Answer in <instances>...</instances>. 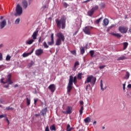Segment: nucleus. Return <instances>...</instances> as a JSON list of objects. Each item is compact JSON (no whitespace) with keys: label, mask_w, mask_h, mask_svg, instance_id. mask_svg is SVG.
<instances>
[{"label":"nucleus","mask_w":131,"mask_h":131,"mask_svg":"<svg viewBox=\"0 0 131 131\" xmlns=\"http://www.w3.org/2000/svg\"><path fill=\"white\" fill-rule=\"evenodd\" d=\"M7 26V20L4 19L0 22V28L1 29H4L5 27Z\"/></svg>","instance_id":"9"},{"label":"nucleus","mask_w":131,"mask_h":131,"mask_svg":"<svg viewBox=\"0 0 131 131\" xmlns=\"http://www.w3.org/2000/svg\"><path fill=\"white\" fill-rule=\"evenodd\" d=\"M37 34H38V30L37 29L35 31H34L32 35V38L35 40L36 38H37Z\"/></svg>","instance_id":"12"},{"label":"nucleus","mask_w":131,"mask_h":131,"mask_svg":"<svg viewBox=\"0 0 131 131\" xmlns=\"http://www.w3.org/2000/svg\"><path fill=\"white\" fill-rule=\"evenodd\" d=\"M94 12L95 11L91 9V10L88 12V16H93V14H94Z\"/></svg>","instance_id":"23"},{"label":"nucleus","mask_w":131,"mask_h":131,"mask_svg":"<svg viewBox=\"0 0 131 131\" xmlns=\"http://www.w3.org/2000/svg\"><path fill=\"white\" fill-rule=\"evenodd\" d=\"M78 65H79V62L76 61L75 62V64H74V68L73 69V70L75 71V70H76V69H77V66H78Z\"/></svg>","instance_id":"16"},{"label":"nucleus","mask_w":131,"mask_h":131,"mask_svg":"<svg viewBox=\"0 0 131 131\" xmlns=\"http://www.w3.org/2000/svg\"><path fill=\"white\" fill-rule=\"evenodd\" d=\"M51 40H54V33H52L51 36Z\"/></svg>","instance_id":"48"},{"label":"nucleus","mask_w":131,"mask_h":131,"mask_svg":"<svg viewBox=\"0 0 131 131\" xmlns=\"http://www.w3.org/2000/svg\"><path fill=\"white\" fill-rule=\"evenodd\" d=\"M111 34H112V35H114V36H116L118 38H120V37H121V35L119 33H111Z\"/></svg>","instance_id":"17"},{"label":"nucleus","mask_w":131,"mask_h":131,"mask_svg":"<svg viewBox=\"0 0 131 131\" xmlns=\"http://www.w3.org/2000/svg\"><path fill=\"white\" fill-rule=\"evenodd\" d=\"M67 114H71V113H72V107H71V106L67 107Z\"/></svg>","instance_id":"15"},{"label":"nucleus","mask_w":131,"mask_h":131,"mask_svg":"<svg viewBox=\"0 0 131 131\" xmlns=\"http://www.w3.org/2000/svg\"><path fill=\"white\" fill-rule=\"evenodd\" d=\"M34 105H36V103H37V101H38V98L34 99Z\"/></svg>","instance_id":"44"},{"label":"nucleus","mask_w":131,"mask_h":131,"mask_svg":"<svg viewBox=\"0 0 131 131\" xmlns=\"http://www.w3.org/2000/svg\"><path fill=\"white\" fill-rule=\"evenodd\" d=\"M72 128H73L72 127L69 128V129L67 131H71V130H72Z\"/></svg>","instance_id":"61"},{"label":"nucleus","mask_w":131,"mask_h":131,"mask_svg":"<svg viewBox=\"0 0 131 131\" xmlns=\"http://www.w3.org/2000/svg\"><path fill=\"white\" fill-rule=\"evenodd\" d=\"M51 130H54L56 131V126L55 124L51 125L50 127Z\"/></svg>","instance_id":"26"},{"label":"nucleus","mask_w":131,"mask_h":131,"mask_svg":"<svg viewBox=\"0 0 131 131\" xmlns=\"http://www.w3.org/2000/svg\"><path fill=\"white\" fill-rule=\"evenodd\" d=\"M33 42H34V39H31L29 40L26 41V43L27 45H32V43H33Z\"/></svg>","instance_id":"19"},{"label":"nucleus","mask_w":131,"mask_h":131,"mask_svg":"<svg viewBox=\"0 0 131 131\" xmlns=\"http://www.w3.org/2000/svg\"><path fill=\"white\" fill-rule=\"evenodd\" d=\"M109 24V20H108V18H105L103 20V25L104 26H107Z\"/></svg>","instance_id":"18"},{"label":"nucleus","mask_w":131,"mask_h":131,"mask_svg":"<svg viewBox=\"0 0 131 131\" xmlns=\"http://www.w3.org/2000/svg\"><path fill=\"white\" fill-rule=\"evenodd\" d=\"M105 67H106V65L100 66L99 67V69H104V68H105Z\"/></svg>","instance_id":"43"},{"label":"nucleus","mask_w":131,"mask_h":131,"mask_svg":"<svg viewBox=\"0 0 131 131\" xmlns=\"http://www.w3.org/2000/svg\"><path fill=\"white\" fill-rule=\"evenodd\" d=\"M85 52V50H84V47H81L80 49V53L81 55H83V54H84Z\"/></svg>","instance_id":"28"},{"label":"nucleus","mask_w":131,"mask_h":131,"mask_svg":"<svg viewBox=\"0 0 131 131\" xmlns=\"http://www.w3.org/2000/svg\"><path fill=\"white\" fill-rule=\"evenodd\" d=\"M33 51H34V49H32V51L31 52H29V53L32 54V53H33Z\"/></svg>","instance_id":"62"},{"label":"nucleus","mask_w":131,"mask_h":131,"mask_svg":"<svg viewBox=\"0 0 131 131\" xmlns=\"http://www.w3.org/2000/svg\"><path fill=\"white\" fill-rule=\"evenodd\" d=\"M29 55H31V53H24L23 54V57H28V56Z\"/></svg>","instance_id":"36"},{"label":"nucleus","mask_w":131,"mask_h":131,"mask_svg":"<svg viewBox=\"0 0 131 131\" xmlns=\"http://www.w3.org/2000/svg\"><path fill=\"white\" fill-rule=\"evenodd\" d=\"M123 91L125 90V83L123 84Z\"/></svg>","instance_id":"52"},{"label":"nucleus","mask_w":131,"mask_h":131,"mask_svg":"<svg viewBox=\"0 0 131 131\" xmlns=\"http://www.w3.org/2000/svg\"><path fill=\"white\" fill-rule=\"evenodd\" d=\"M56 36L58 37L56 40V46H61L62 41L64 42L65 40V36L61 32H58Z\"/></svg>","instance_id":"3"},{"label":"nucleus","mask_w":131,"mask_h":131,"mask_svg":"<svg viewBox=\"0 0 131 131\" xmlns=\"http://www.w3.org/2000/svg\"><path fill=\"white\" fill-rule=\"evenodd\" d=\"M23 13V8L20 4H17L15 9V16L18 17V16H21Z\"/></svg>","instance_id":"5"},{"label":"nucleus","mask_w":131,"mask_h":131,"mask_svg":"<svg viewBox=\"0 0 131 131\" xmlns=\"http://www.w3.org/2000/svg\"><path fill=\"white\" fill-rule=\"evenodd\" d=\"M102 19H103V17H101L99 18L98 19L96 20L95 23H96V24H99V23L101 22V20H102Z\"/></svg>","instance_id":"31"},{"label":"nucleus","mask_w":131,"mask_h":131,"mask_svg":"<svg viewBox=\"0 0 131 131\" xmlns=\"http://www.w3.org/2000/svg\"><path fill=\"white\" fill-rule=\"evenodd\" d=\"M99 9V6L96 5L95 7L92 8V9L95 12V11L98 10Z\"/></svg>","instance_id":"37"},{"label":"nucleus","mask_w":131,"mask_h":131,"mask_svg":"<svg viewBox=\"0 0 131 131\" xmlns=\"http://www.w3.org/2000/svg\"><path fill=\"white\" fill-rule=\"evenodd\" d=\"M48 111V108L46 107L45 108L42 109V111L41 112V115L42 116H45V115H47V112Z\"/></svg>","instance_id":"14"},{"label":"nucleus","mask_w":131,"mask_h":131,"mask_svg":"<svg viewBox=\"0 0 131 131\" xmlns=\"http://www.w3.org/2000/svg\"><path fill=\"white\" fill-rule=\"evenodd\" d=\"M7 118V114L1 115H0V119L1 118Z\"/></svg>","instance_id":"39"},{"label":"nucleus","mask_w":131,"mask_h":131,"mask_svg":"<svg viewBox=\"0 0 131 131\" xmlns=\"http://www.w3.org/2000/svg\"><path fill=\"white\" fill-rule=\"evenodd\" d=\"M80 104L81 105H83V101H80Z\"/></svg>","instance_id":"58"},{"label":"nucleus","mask_w":131,"mask_h":131,"mask_svg":"<svg viewBox=\"0 0 131 131\" xmlns=\"http://www.w3.org/2000/svg\"><path fill=\"white\" fill-rule=\"evenodd\" d=\"M4 44H0V49H2V48H3Z\"/></svg>","instance_id":"60"},{"label":"nucleus","mask_w":131,"mask_h":131,"mask_svg":"<svg viewBox=\"0 0 131 131\" xmlns=\"http://www.w3.org/2000/svg\"><path fill=\"white\" fill-rule=\"evenodd\" d=\"M125 59H126V57L123 56L119 57L117 59V61H120V60H125Z\"/></svg>","instance_id":"27"},{"label":"nucleus","mask_w":131,"mask_h":131,"mask_svg":"<svg viewBox=\"0 0 131 131\" xmlns=\"http://www.w3.org/2000/svg\"><path fill=\"white\" fill-rule=\"evenodd\" d=\"M38 42L39 43H40V42H41V37H39Z\"/></svg>","instance_id":"50"},{"label":"nucleus","mask_w":131,"mask_h":131,"mask_svg":"<svg viewBox=\"0 0 131 131\" xmlns=\"http://www.w3.org/2000/svg\"><path fill=\"white\" fill-rule=\"evenodd\" d=\"M43 54V50L42 49H38L35 51V55L36 56H40Z\"/></svg>","instance_id":"11"},{"label":"nucleus","mask_w":131,"mask_h":131,"mask_svg":"<svg viewBox=\"0 0 131 131\" xmlns=\"http://www.w3.org/2000/svg\"><path fill=\"white\" fill-rule=\"evenodd\" d=\"M48 89L50 90L51 93H54L56 91V85H55L54 84H50L48 86Z\"/></svg>","instance_id":"10"},{"label":"nucleus","mask_w":131,"mask_h":131,"mask_svg":"<svg viewBox=\"0 0 131 131\" xmlns=\"http://www.w3.org/2000/svg\"><path fill=\"white\" fill-rule=\"evenodd\" d=\"M65 8H67V7H68V5L67 4V3H65L64 5Z\"/></svg>","instance_id":"59"},{"label":"nucleus","mask_w":131,"mask_h":131,"mask_svg":"<svg viewBox=\"0 0 131 131\" xmlns=\"http://www.w3.org/2000/svg\"><path fill=\"white\" fill-rule=\"evenodd\" d=\"M3 60V54L0 53V61Z\"/></svg>","instance_id":"49"},{"label":"nucleus","mask_w":131,"mask_h":131,"mask_svg":"<svg viewBox=\"0 0 131 131\" xmlns=\"http://www.w3.org/2000/svg\"><path fill=\"white\" fill-rule=\"evenodd\" d=\"M127 30H128V28L125 26H120L119 27V31L121 33H126V32H127Z\"/></svg>","instance_id":"7"},{"label":"nucleus","mask_w":131,"mask_h":131,"mask_svg":"<svg viewBox=\"0 0 131 131\" xmlns=\"http://www.w3.org/2000/svg\"><path fill=\"white\" fill-rule=\"evenodd\" d=\"M82 78V73H79L77 76V79L81 80Z\"/></svg>","instance_id":"20"},{"label":"nucleus","mask_w":131,"mask_h":131,"mask_svg":"<svg viewBox=\"0 0 131 131\" xmlns=\"http://www.w3.org/2000/svg\"><path fill=\"white\" fill-rule=\"evenodd\" d=\"M78 33V31L75 32V33L73 34V36L76 35V34H77Z\"/></svg>","instance_id":"53"},{"label":"nucleus","mask_w":131,"mask_h":131,"mask_svg":"<svg viewBox=\"0 0 131 131\" xmlns=\"http://www.w3.org/2000/svg\"><path fill=\"white\" fill-rule=\"evenodd\" d=\"M6 121H7L8 124H10V121H9V119H8V118H6Z\"/></svg>","instance_id":"57"},{"label":"nucleus","mask_w":131,"mask_h":131,"mask_svg":"<svg viewBox=\"0 0 131 131\" xmlns=\"http://www.w3.org/2000/svg\"><path fill=\"white\" fill-rule=\"evenodd\" d=\"M6 110L10 111V110H14V108L11 107L10 106H8L6 108Z\"/></svg>","instance_id":"40"},{"label":"nucleus","mask_w":131,"mask_h":131,"mask_svg":"<svg viewBox=\"0 0 131 131\" xmlns=\"http://www.w3.org/2000/svg\"><path fill=\"white\" fill-rule=\"evenodd\" d=\"M93 29L92 27L87 26L83 29V31L85 34L91 35V31Z\"/></svg>","instance_id":"6"},{"label":"nucleus","mask_w":131,"mask_h":131,"mask_svg":"<svg viewBox=\"0 0 131 131\" xmlns=\"http://www.w3.org/2000/svg\"><path fill=\"white\" fill-rule=\"evenodd\" d=\"M26 100H27V106H29V105H30V102H31L30 98H27Z\"/></svg>","instance_id":"29"},{"label":"nucleus","mask_w":131,"mask_h":131,"mask_svg":"<svg viewBox=\"0 0 131 131\" xmlns=\"http://www.w3.org/2000/svg\"><path fill=\"white\" fill-rule=\"evenodd\" d=\"M48 43L49 46H52L55 43V41L53 40H51V41H48Z\"/></svg>","instance_id":"32"},{"label":"nucleus","mask_w":131,"mask_h":131,"mask_svg":"<svg viewBox=\"0 0 131 131\" xmlns=\"http://www.w3.org/2000/svg\"><path fill=\"white\" fill-rule=\"evenodd\" d=\"M90 53L92 58H93L94 57V54H95V51H94V50H91L90 51Z\"/></svg>","instance_id":"38"},{"label":"nucleus","mask_w":131,"mask_h":131,"mask_svg":"<svg viewBox=\"0 0 131 131\" xmlns=\"http://www.w3.org/2000/svg\"><path fill=\"white\" fill-rule=\"evenodd\" d=\"M19 23H20V18H17L15 20L14 24L16 25H18V24H19Z\"/></svg>","instance_id":"35"},{"label":"nucleus","mask_w":131,"mask_h":131,"mask_svg":"<svg viewBox=\"0 0 131 131\" xmlns=\"http://www.w3.org/2000/svg\"><path fill=\"white\" fill-rule=\"evenodd\" d=\"M96 80H97V79L94 77L93 75H91L87 77L84 83H89L90 82L92 86H94V85H95V83H96Z\"/></svg>","instance_id":"4"},{"label":"nucleus","mask_w":131,"mask_h":131,"mask_svg":"<svg viewBox=\"0 0 131 131\" xmlns=\"http://www.w3.org/2000/svg\"><path fill=\"white\" fill-rule=\"evenodd\" d=\"M69 128H70V124H68L67 127V130H68Z\"/></svg>","instance_id":"51"},{"label":"nucleus","mask_w":131,"mask_h":131,"mask_svg":"<svg viewBox=\"0 0 131 131\" xmlns=\"http://www.w3.org/2000/svg\"><path fill=\"white\" fill-rule=\"evenodd\" d=\"M84 121L85 123H89V122H91V118L88 117L84 119Z\"/></svg>","instance_id":"21"},{"label":"nucleus","mask_w":131,"mask_h":131,"mask_svg":"<svg viewBox=\"0 0 131 131\" xmlns=\"http://www.w3.org/2000/svg\"><path fill=\"white\" fill-rule=\"evenodd\" d=\"M1 82L3 84H6V82L4 81V78L1 79Z\"/></svg>","instance_id":"45"},{"label":"nucleus","mask_w":131,"mask_h":131,"mask_svg":"<svg viewBox=\"0 0 131 131\" xmlns=\"http://www.w3.org/2000/svg\"><path fill=\"white\" fill-rule=\"evenodd\" d=\"M45 131H50V129L49 128V125H47L45 128Z\"/></svg>","instance_id":"46"},{"label":"nucleus","mask_w":131,"mask_h":131,"mask_svg":"<svg viewBox=\"0 0 131 131\" xmlns=\"http://www.w3.org/2000/svg\"><path fill=\"white\" fill-rule=\"evenodd\" d=\"M17 86H18V84H17L14 85V88H17Z\"/></svg>","instance_id":"64"},{"label":"nucleus","mask_w":131,"mask_h":131,"mask_svg":"<svg viewBox=\"0 0 131 131\" xmlns=\"http://www.w3.org/2000/svg\"><path fill=\"white\" fill-rule=\"evenodd\" d=\"M73 82L74 84H76V83H77V78L76 76H75L73 79V76H70V79L69 80V83L68 84L67 86V92L68 94L70 93L73 88Z\"/></svg>","instance_id":"2"},{"label":"nucleus","mask_w":131,"mask_h":131,"mask_svg":"<svg viewBox=\"0 0 131 131\" xmlns=\"http://www.w3.org/2000/svg\"><path fill=\"white\" fill-rule=\"evenodd\" d=\"M34 64V62L33 61H31V62H30L28 65V67L29 68H30V67H31L33 64Z\"/></svg>","instance_id":"33"},{"label":"nucleus","mask_w":131,"mask_h":131,"mask_svg":"<svg viewBox=\"0 0 131 131\" xmlns=\"http://www.w3.org/2000/svg\"><path fill=\"white\" fill-rule=\"evenodd\" d=\"M5 82L8 83V84H13V81H12V75H11V74L8 75L7 79Z\"/></svg>","instance_id":"8"},{"label":"nucleus","mask_w":131,"mask_h":131,"mask_svg":"<svg viewBox=\"0 0 131 131\" xmlns=\"http://www.w3.org/2000/svg\"><path fill=\"white\" fill-rule=\"evenodd\" d=\"M123 50H126V48H127V46H128V43L127 42H124L123 43Z\"/></svg>","instance_id":"24"},{"label":"nucleus","mask_w":131,"mask_h":131,"mask_svg":"<svg viewBox=\"0 0 131 131\" xmlns=\"http://www.w3.org/2000/svg\"><path fill=\"white\" fill-rule=\"evenodd\" d=\"M127 88H128V89H131V84H128Z\"/></svg>","instance_id":"55"},{"label":"nucleus","mask_w":131,"mask_h":131,"mask_svg":"<svg viewBox=\"0 0 131 131\" xmlns=\"http://www.w3.org/2000/svg\"><path fill=\"white\" fill-rule=\"evenodd\" d=\"M83 106H81V108L79 110L80 115H81V114H82L83 112Z\"/></svg>","instance_id":"34"},{"label":"nucleus","mask_w":131,"mask_h":131,"mask_svg":"<svg viewBox=\"0 0 131 131\" xmlns=\"http://www.w3.org/2000/svg\"><path fill=\"white\" fill-rule=\"evenodd\" d=\"M43 46L45 49H48L49 48V45H48V44L47 43V42L46 41L43 42Z\"/></svg>","instance_id":"30"},{"label":"nucleus","mask_w":131,"mask_h":131,"mask_svg":"<svg viewBox=\"0 0 131 131\" xmlns=\"http://www.w3.org/2000/svg\"><path fill=\"white\" fill-rule=\"evenodd\" d=\"M100 88L101 91H104V90H106V87L103 88V80H101L100 81Z\"/></svg>","instance_id":"22"},{"label":"nucleus","mask_w":131,"mask_h":131,"mask_svg":"<svg viewBox=\"0 0 131 131\" xmlns=\"http://www.w3.org/2000/svg\"><path fill=\"white\" fill-rule=\"evenodd\" d=\"M9 84H8V85H5L4 86V88H5L6 89H9Z\"/></svg>","instance_id":"54"},{"label":"nucleus","mask_w":131,"mask_h":131,"mask_svg":"<svg viewBox=\"0 0 131 131\" xmlns=\"http://www.w3.org/2000/svg\"><path fill=\"white\" fill-rule=\"evenodd\" d=\"M93 124H97V121H95L93 122Z\"/></svg>","instance_id":"63"},{"label":"nucleus","mask_w":131,"mask_h":131,"mask_svg":"<svg viewBox=\"0 0 131 131\" xmlns=\"http://www.w3.org/2000/svg\"><path fill=\"white\" fill-rule=\"evenodd\" d=\"M35 116H36V117H37V116H40V114H35Z\"/></svg>","instance_id":"56"},{"label":"nucleus","mask_w":131,"mask_h":131,"mask_svg":"<svg viewBox=\"0 0 131 131\" xmlns=\"http://www.w3.org/2000/svg\"><path fill=\"white\" fill-rule=\"evenodd\" d=\"M6 59V61H10V60H11V56L10 55H7Z\"/></svg>","instance_id":"42"},{"label":"nucleus","mask_w":131,"mask_h":131,"mask_svg":"<svg viewBox=\"0 0 131 131\" xmlns=\"http://www.w3.org/2000/svg\"><path fill=\"white\" fill-rule=\"evenodd\" d=\"M22 5L24 9H27V7H28V3L26 0H23Z\"/></svg>","instance_id":"13"},{"label":"nucleus","mask_w":131,"mask_h":131,"mask_svg":"<svg viewBox=\"0 0 131 131\" xmlns=\"http://www.w3.org/2000/svg\"><path fill=\"white\" fill-rule=\"evenodd\" d=\"M114 26V25H112L110 27H109L107 29V31H109V30H110V29H111L112 27H113Z\"/></svg>","instance_id":"47"},{"label":"nucleus","mask_w":131,"mask_h":131,"mask_svg":"<svg viewBox=\"0 0 131 131\" xmlns=\"http://www.w3.org/2000/svg\"><path fill=\"white\" fill-rule=\"evenodd\" d=\"M129 73L128 72H126V75L125 76V77H124V78L125 79H128V78H129Z\"/></svg>","instance_id":"25"},{"label":"nucleus","mask_w":131,"mask_h":131,"mask_svg":"<svg viewBox=\"0 0 131 131\" xmlns=\"http://www.w3.org/2000/svg\"><path fill=\"white\" fill-rule=\"evenodd\" d=\"M71 53V54H72V55H74V56H76V51L75 50L72 51Z\"/></svg>","instance_id":"41"},{"label":"nucleus","mask_w":131,"mask_h":131,"mask_svg":"<svg viewBox=\"0 0 131 131\" xmlns=\"http://www.w3.org/2000/svg\"><path fill=\"white\" fill-rule=\"evenodd\" d=\"M55 23L58 28H61V29H65L66 27V16L63 15L61 18H57L55 19Z\"/></svg>","instance_id":"1"}]
</instances>
